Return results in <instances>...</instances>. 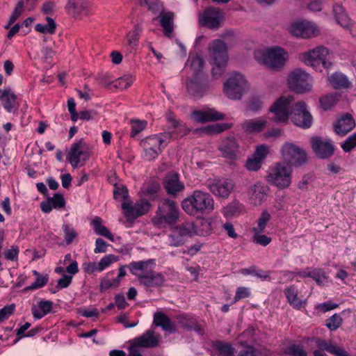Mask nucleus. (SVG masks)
<instances>
[{"label": "nucleus", "mask_w": 356, "mask_h": 356, "mask_svg": "<svg viewBox=\"0 0 356 356\" xmlns=\"http://www.w3.org/2000/svg\"><path fill=\"white\" fill-rule=\"evenodd\" d=\"M91 154L90 147L81 138L73 143L67 153V159L73 168L89 160Z\"/></svg>", "instance_id": "nucleus-10"}, {"label": "nucleus", "mask_w": 356, "mask_h": 356, "mask_svg": "<svg viewBox=\"0 0 356 356\" xmlns=\"http://www.w3.org/2000/svg\"><path fill=\"white\" fill-rule=\"evenodd\" d=\"M24 8V1L22 0H20L17 2L9 20V24L6 26V29H8L9 26L11 25L13 23H14L17 18L20 16V15L22 13Z\"/></svg>", "instance_id": "nucleus-57"}, {"label": "nucleus", "mask_w": 356, "mask_h": 356, "mask_svg": "<svg viewBox=\"0 0 356 356\" xmlns=\"http://www.w3.org/2000/svg\"><path fill=\"white\" fill-rule=\"evenodd\" d=\"M192 117L197 122H205L211 120H222L224 115L211 108L207 111H195L192 113Z\"/></svg>", "instance_id": "nucleus-30"}, {"label": "nucleus", "mask_w": 356, "mask_h": 356, "mask_svg": "<svg viewBox=\"0 0 356 356\" xmlns=\"http://www.w3.org/2000/svg\"><path fill=\"white\" fill-rule=\"evenodd\" d=\"M161 340L160 334H155L152 330H147L142 336L134 339V345L136 347L154 348Z\"/></svg>", "instance_id": "nucleus-26"}, {"label": "nucleus", "mask_w": 356, "mask_h": 356, "mask_svg": "<svg viewBox=\"0 0 356 356\" xmlns=\"http://www.w3.org/2000/svg\"><path fill=\"white\" fill-rule=\"evenodd\" d=\"M282 154L288 164L300 166L307 161L306 152L293 143H286L282 148Z\"/></svg>", "instance_id": "nucleus-16"}, {"label": "nucleus", "mask_w": 356, "mask_h": 356, "mask_svg": "<svg viewBox=\"0 0 356 356\" xmlns=\"http://www.w3.org/2000/svg\"><path fill=\"white\" fill-rule=\"evenodd\" d=\"M254 58L258 62L273 70H280L284 67L288 58V53L282 47H273L264 51H256Z\"/></svg>", "instance_id": "nucleus-6"}, {"label": "nucleus", "mask_w": 356, "mask_h": 356, "mask_svg": "<svg viewBox=\"0 0 356 356\" xmlns=\"http://www.w3.org/2000/svg\"><path fill=\"white\" fill-rule=\"evenodd\" d=\"M134 77L131 74L124 75L114 81V86L120 89H126L134 83Z\"/></svg>", "instance_id": "nucleus-51"}, {"label": "nucleus", "mask_w": 356, "mask_h": 356, "mask_svg": "<svg viewBox=\"0 0 356 356\" xmlns=\"http://www.w3.org/2000/svg\"><path fill=\"white\" fill-rule=\"evenodd\" d=\"M267 122L264 119L250 120L242 124V128L248 133L260 132L266 126Z\"/></svg>", "instance_id": "nucleus-38"}, {"label": "nucleus", "mask_w": 356, "mask_h": 356, "mask_svg": "<svg viewBox=\"0 0 356 356\" xmlns=\"http://www.w3.org/2000/svg\"><path fill=\"white\" fill-rule=\"evenodd\" d=\"M342 323V318L338 314H334L325 321L326 327L331 331L338 329Z\"/></svg>", "instance_id": "nucleus-52"}, {"label": "nucleus", "mask_w": 356, "mask_h": 356, "mask_svg": "<svg viewBox=\"0 0 356 356\" xmlns=\"http://www.w3.org/2000/svg\"><path fill=\"white\" fill-rule=\"evenodd\" d=\"M49 199L55 209L62 208L65 204V199L60 193H56L52 197Z\"/></svg>", "instance_id": "nucleus-62"}, {"label": "nucleus", "mask_w": 356, "mask_h": 356, "mask_svg": "<svg viewBox=\"0 0 356 356\" xmlns=\"http://www.w3.org/2000/svg\"><path fill=\"white\" fill-rule=\"evenodd\" d=\"M339 100L337 93L328 94L320 98V104L323 110L327 111L333 107Z\"/></svg>", "instance_id": "nucleus-45"}, {"label": "nucleus", "mask_w": 356, "mask_h": 356, "mask_svg": "<svg viewBox=\"0 0 356 356\" xmlns=\"http://www.w3.org/2000/svg\"><path fill=\"white\" fill-rule=\"evenodd\" d=\"M209 87L208 76L204 72L193 74L186 81L187 92L195 99L204 96Z\"/></svg>", "instance_id": "nucleus-9"}, {"label": "nucleus", "mask_w": 356, "mask_h": 356, "mask_svg": "<svg viewBox=\"0 0 356 356\" xmlns=\"http://www.w3.org/2000/svg\"><path fill=\"white\" fill-rule=\"evenodd\" d=\"M268 153V148L265 145H261L257 147L256 151L253 155V157L262 161Z\"/></svg>", "instance_id": "nucleus-63"}, {"label": "nucleus", "mask_w": 356, "mask_h": 356, "mask_svg": "<svg viewBox=\"0 0 356 356\" xmlns=\"http://www.w3.org/2000/svg\"><path fill=\"white\" fill-rule=\"evenodd\" d=\"M284 295L289 303L296 309H300L305 302L298 298V289L295 285H291L284 290Z\"/></svg>", "instance_id": "nucleus-34"}, {"label": "nucleus", "mask_w": 356, "mask_h": 356, "mask_svg": "<svg viewBox=\"0 0 356 356\" xmlns=\"http://www.w3.org/2000/svg\"><path fill=\"white\" fill-rule=\"evenodd\" d=\"M62 231L63 232L64 243L66 245L72 243L74 239L78 236V233L76 229L69 223H64L62 225Z\"/></svg>", "instance_id": "nucleus-39"}, {"label": "nucleus", "mask_w": 356, "mask_h": 356, "mask_svg": "<svg viewBox=\"0 0 356 356\" xmlns=\"http://www.w3.org/2000/svg\"><path fill=\"white\" fill-rule=\"evenodd\" d=\"M15 305L14 304L5 306L0 309V322L8 318V317L14 312Z\"/></svg>", "instance_id": "nucleus-61"}, {"label": "nucleus", "mask_w": 356, "mask_h": 356, "mask_svg": "<svg viewBox=\"0 0 356 356\" xmlns=\"http://www.w3.org/2000/svg\"><path fill=\"white\" fill-rule=\"evenodd\" d=\"M195 233L193 223L184 222L175 227L168 235V245L173 247H179L184 244L187 238Z\"/></svg>", "instance_id": "nucleus-15"}, {"label": "nucleus", "mask_w": 356, "mask_h": 356, "mask_svg": "<svg viewBox=\"0 0 356 356\" xmlns=\"http://www.w3.org/2000/svg\"><path fill=\"white\" fill-rule=\"evenodd\" d=\"M313 341L315 342L316 347L320 350H325L333 355H335L338 348H339V346L327 342L318 337L313 338Z\"/></svg>", "instance_id": "nucleus-42"}, {"label": "nucleus", "mask_w": 356, "mask_h": 356, "mask_svg": "<svg viewBox=\"0 0 356 356\" xmlns=\"http://www.w3.org/2000/svg\"><path fill=\"white\" fill-rule=\"evenodd\" d=\"M355 126L353 118L350 114L342 116L334 125V131L338 135L345 136Z\"/></svg>", "instance_id": "nucleus-31"}, {"label": "nucleus", "mask_w": 356, "mask_h": 356, "mask_svg": "<svg viewBox=\"0 0 356 356\" xmlns=\"http://www.w3.org/2000/svg\"><path fill=\"white\" fill-rule=\"evenodd\" d=\"M270 219V213L267 210H264L257 220V225L252 228V232H264Z\"/></svg>", "instance_id": "nucleus-43"}, {"label": "nucleus", "mask_w": 356, "mask_h": 356, "mask_svg": "<svg viewBox=\"0 0 356 356\" xmlns=\"http://www.w3.org/2000/svg\"><path fill=\"white\" fill-rule=\"evenodd\" d=\"M150 207L151 204L147 200H140L136 203L128 202L122 204L124 214L129 220H135L140 216L145 215L149 211Z\"/></svg>", "instance_id": "nucleus-17"}, {"label": "nucleus", "mask_w": 356, "mask_h": 356, "mask_svg": "<svg viewBox=\"0 0 356 356\" xmlns=\"http://www.w3.org/2000/svg\"><path fill=\"white\" fill-rule=\"evenodd\" d=\"M33 274L37 276L35 281L31 285L27 286L25 290H34L43 287L48 282L47 275H40L38 272L33 270Z\"/></svg>", "instance_id": "nucleus-50"}, {"label": "nucleus", "mask_w": 356, "mask_h": 356, "mask_svg": "<svg viewBox=\"0 0 356 356\" xmlns=\"http://www.w3.org/2000/svg\"><path fill=\"white\" fill-rule=\"evenodd\" d=\"M252 233V241L256 244H259L260 245L266 247L268 244H270V243L272 241L270 237L265 234H263V232H256Z\"/></svg>", "instance_id": "nucleus-54"}, {"label": "nucleus", "mask_w": 356, "mask_h": 356, "mask_svg": "<svg viewBox=\"0 0 356 356\" xmlns=\"http://www.w3.org/2000/svg\"><path fill=\"white\" fill-rule=\"evenodd\" d=\"M310 277L313 278L318 285H324L327 281V277L324 270L321 268L311 270Z\"/></svg>", "instance_id": "nucleus-53"}, {"label": "nucleus", "mask_w": 356, "mask_h": 356, "mask_svg": "<svg viewBox=\"0 0 356 356\" xmlns=\"http://www.w3.org/2000/svg\"><path fill=\"white\" fill-rule=\"evenodd\" d=\"M46 19L47 21V24H37L35 26V31L39 33H44V34L54 33L55 31H56V24L54 20L49 17H47L46 18Z\"/></svg>", "instance_id": "nucleus-46"}, {"label": "nucleus", "mask_w": 356, "mask_h": 356, "mask_svg": "<svg viewBox=\"0 0 356 356\" xmlns=\"http://www.w3.org/2000/svg\"><path fill=\"white\" fill-rule=\"evenodd\" d=\"M290 116L291 122L302 129L309 128L313 122V118L303 101L293 103Z\"/></svg>", "instance_id": "nucleus-14"}, {"label": "nucleus", "mask_w": 356, "mask_h": 356, "mask_svg": "<svg viewBox=\"0 0 356 356\" xmlns=\"http://www.w3.org/2000/svg\"><path fill=\"white\" fill-rule=\"evenodd\" d=\"M328 81L335 89H345L351 86L348 77L341 72L333 73L328 77Z\"/></svg>", "instance_id": "nucleus-35"}, {"label": "nucleus", "mask_w": 356, "mask_h": 356, "mask_svg": "<svg viewBox=\"0 0 356 356\" xmlns=\"http://www.w3.org/2000/svg\"><path fill=\"white\" fill-rule=\"evenodd\" d=\"M140 3L146 5L153 14L158 15L159 17L164 13L163 4L159 0H140Z\"/></svg>", "instance_id": "nucleus-44"}, {"label": "nucleus", "mask_w": 356, "mask_h": 356, "mask_svg": "<svg viewBox=\"0 0 356 356\" xmlns=\"http://www.w3.org/2000/svg\"><path fill=\"white\" fill-rule=\"evenodd\" d=\"M288 353L291 356H307L306 351L299 345H292L288 348Z\"/></svg>", "instance_id": "nucleus-64"}, {"label": "nucleus", "mask_w": 356, "mask_h": 356, "mask_svg": "<svg viewBox=\"0 0 356 356\" xmlns=\"http://www.w3.org/2000/svg\"><path fill=\"white\" fill-rule=\"evenodd\" d=\"M234 186L230 179H214L207 183V188L214 195L221 198H227Z\"/></svg>", "instance_id": "nucleus-18"}, {"label": "nucleus", "mask_w": 356, "mask_h": 356, "mask_svg": "<svg viewBox=\"0 0 356 356\" xmlns=\"http://www.w3.org/2000/svg\"><path fill=\"white\" fill-rule=\"evenodd\" d=\"M312 147L319 159H326L330 158L334 152V146L330 139H323L320 137L312 138Z\"/></svg>", "instance_id": "nucleus-19"}, {"label": "nucleus", "mask_w": 356, "mask_h": 356, "mask_svg": "<svg viewBox=\"0 0 356 356\" xmlns=\"http://www.w3.org/2000/svg\"><path fill=\"white\" fill-rule=\"evenodd\" d=\"M154 324L156 326L161 327L165 331L171 333L175 332V328L170 318L162 312L155 313L154 315Z\"/></svg>", "instance_id": "nucleus-36"}, {"label": "nucleus", "mask_w": 356, "mask_h": 356, "mask_svg": "<svg viewBox=\"0 0 356 356\" xmlns=\"http://www.w3.org/2000/svg\"><path fill=\"white\" fill-rule=\"evenodd\" d=\"M117 261H118V257L117 256L112 254H106L98 262V266L100 268V270L103 271L104 269Z\"/></svg>", "instance_id": "nucleus-55"}, {"label": "nucleus", "mask_w": 356, "mask_h": 356, "mask_svg": "<svg viewBox=\"0 0 356 356\" xmlns=\"http://www.w3.org/2000/svg\"><path fill=\"white\" fill-rule=\"evenodd\" d=\"M0 102L7 112L13 113L17 112L19 106L17 97L10 88L3 90L0 95Z\"/></svg>", "instance_id": "nucleus-25"}, {"label": "nucleus", "mask_w": 356, "mask_h": 356, "mask_svg": "<svg viewBox=\"0 0 356 356\" xmlns=\"http://www.w3.org/2000/svg\"><path fill=\"white\" fill-rule=\"evenodd\" d=\"M223 17L218 8H209L200 17V23L209 29H218Z\"/></svg>", "instance_id": "nucleus-22"}, {"label": "nucleus", "mask_w": 356, "mask_h": 356, "mask_svg": "<svg viewBox=\"0 0 356 356\" xmlns=\"http://www.w3.org/2000/svg\"><path fill=\"white\" fill-rule=\"evenodd\" d=\"M160 24L163 29L165 35L170 38L174 30V13L172 12L164 13L160 15Z\"/></svg>", "instance_id": "nucleus-37"}, {"label": "nucleus", "mask_w": 356, "mask_h": 356, "mask_svg": "<svg viewBox=\"0 0 356 356\" xmlns=\"http://www.w3.org/2000/svg\"><path fill=\"white\" fill-rule=\"evenodd\" d=\"M247 87L244 76L237 72L230 75L224 83V92L230 99H241Z\"/></svg>", "instance_id": "nucleus-12"}, {"label": "nucleus", "mask_w": 356, "mask_h": 356, "mask_svg": "<svg viewBox=\"0 0 356 356\" xmlns=\"http://www.w3.org/2000/svg\"><path fill=\"white\" fill-rule=\"evenodd\" d=\"M289 88L297 93H304L312 88V76L301 69H296L289 76Z\"/></svg>", "instance_id": "nucleus-13"}, {"label": "nucleus", "mask_w": 356, "mask_h": 356, "mask_svg": "<svg viewBox=\"0 0 356 356\" xmlns=\"http://www.w3.org/2000/svg\"><path fill=\"white\" fill-rule=\"evenodd\" d=\"M241 149L236 139L233 136L222 139L218 145V150L223 157L231 160H235L239 157Z\"/></svg>", "instance_id": "nucleus-20"}, {"label": "nucleus", "mask_w": 356, "mask_h": 356, "mask_svg": "<svg viewBox=\"0 0 356 356\" xmlns=\"http://www.w3.org/2000/svg\"><path fill=\"white\" fill-rule=\"evenodd\" d=\"M140 27L136 25L134 28L127 33L123 42V47L129 53H134L137 50L139 44Z\"/></svg>", "instance_id": "nucleus-29"}, {"label": "nucleus", "mask_w": 356, "mask_h": 356, "mask_svg": "<svg viewBox=\"0 0 356 356\" xmlns=\"http://www.w3.org/2000/svg\"><path fill=\"white\" fill-rule=\"evenodd\" d=\"M209 53L212 60V76L218 79L224 74L227 65V44L221 40H215L209 47Z\"/></svg>", "instance_id": "nucleus-4"}, {"label": "nucleus", "mask_w": 356, "mask_h": 356, "mask_svg": "<svg viewBox=\"0 0 356 356\" xmlns=\"http://www.w3.org/2000/svg\"><path fill=\"white\" fill-rule=\"evenodd\" d=\"M52 308L53 302L51 300H41L38 302V305L32 306V315L35 319L40 320L50 313Z\"/></svg>", "instance_id": "nucleus-33"}, {"label": "nucleus", "mask_w": 356, "mask_h": 356, "mask_svg": "<svg viewBox=\"0 0 356 356\" xmlns=\"http://www.w3.org/2000/svg\"><path fill=\"white\" fill-rule=\"evenodd\" d=\"M174 137V131L149 136L143 139L140 144L144 151V158L148 161L156 159L165 148L168 140Z\"/></svg>", "instance_id": "nucleus-5"}, {"label": "nucleus", "mask_w": 356, "mask_h": 356, "mask_svg": "<svg viewBox=\"0 0 356 356\" xmlns=\"http://www.w3.org/2000/svg\"><path fill=\"white\" fill-rule=\"evenodd\" d=\"M315 30L314 24L307 21L295 22L290 26V33L293 35L302 38L314 36Z\"/></svg>", "instance_id": "nucleus-24"}, {"label": "nucleus", "mask_w": 356, "mask_h": 356, "mask_svg": "<svg viewBox=\"0 0 356 356\" xmlns=\"http://www.w3.org/2000/svg\"><path fill=\"white\" fill-rule=\"evenodd\" d=\"M215 347L221 356H233L234 353V347L228 343L217 341L215 344Z\"/></svg>", "instance_id": "nucleus-49"}, {"label": "nucleus", "mask_w": 356, "mask_h": 356, "mask_svg": "<svg viewBox=\"0 0 356 356\" xmlns=\"http://www.w3.org/2000/svg\"><path fill=\"white\" fill-rule=\"evenodd\" d=\"M154 259L147 261H132L129 264L131 274L136 276L140 284L146 288L161 287L165 281L161 273L149 270V266L155 264Z\"/></svg>", "instance_id": "nucleus-2"}, {"label": "nucleus", "mask_w": 356, "mask_h": 356, "mask_svg": "<svg viewBox=\"0 0 356 356\" xmlns=\"http://www.w3.org/2000/svg\"><path fill=\"white\" fill-rule=\"evenodd\" d=\"M333 13L337 23L341 26L351 31L355 24L348 17L344 8L341 5L336 4L333 7Z\"/></svg>", "instance_id": "nucleus-32"}, {"label": "nucleus", "mask_w": 356, "mask_h": 356, "mask_svg": "<svg viewBox=\"0 0 356 356\" xmlns=\"http://www.w3.org/2000/svg\"><path fill=\"white\" fill-rule=\"evenodd\" d=\"M89 3L86 0H68L67 13L74 17L87 15Z\"/></svg>", "instance_id": "nucleus-28"}, {"label": "nucleus", "mask_w": 356, "mask_h": 356, "mask_svg": "<svg viewBox=\"0 0 356 356\" xmlns=\"http://www.w3.org/2000/svg\"><path fill=\"white\" fill-rule=\"evenodd\" d=\"M329 50L326 47L319 46L300 55V60L305 65L313 67L316 71H321V67L329 69L332 63L327 59Z\"/></svg>", "instance_id": "nucleus-7"}, {"label": "nucleus", "mask_w": 356, "mask_h": 356, "mask_svg": "<svg viewBox=\"0 0 356 356\" xmlns=\"http://www.w3.org/2000/svg\"><path fill=\"white\" fill-rule=\"evenodd\" d=\"M179 217V209L177 203L167 198L159 203L152 220L154 226L163 229L174 225Z\"/></svg>", "instance_id": "nucleus-3"}, {"label": "nucleus", "mask_w": 356, "mask_h": 356, "mask_svg": "<svg viewBox=\"0 0 356 356\" xmlns=\"http://www.w3.org/2000/svg\"><path fill=\"white\" fill-rule=\"evenodd\" d=\"M291 169L284 163H277L268 170L267 181L280 189L287 188L291 184Z\"/></svg>", "instance_id": "nucleus-8"}, {"label": "nucleus", "mask_w": 356, "mask_h": 356, "mask_svg": "<svg viewBox=\"0 0 356 356\" xmlns=\"http://www.w3.org/2000/svg\"><path fill=\"white\" fill-rule=\"evenodd\" d=\"M342 149L345 152H349L356 147V133L353 134L341 143Z\"/></svg>", "instance_id": "nucleus-58"}, {"label": "nucleus", "mask_w": 356, "mask_h": 356, "mask_svg": "<svg viewBox=\"0 0 356 356\" xmlns=\"http://www.w3.org/2000/svg\"><path fill=\"white\" fill-rule=\"evenodd\" d=\"M163 188L168 195L175 197L185 190V185L180 181L179 173L169 172L163 179Z\"/></svg>", "instance_id": "nucleus-21"}, {"label": "nucleus", "mask_w": 356, "mask_h": 356, "mask_svg": "<svg viewBox=\"0 0 356 356\" xmlns=\"http://www.w3.org/2000/svg\"><path fill=\"white\" fill-rule=\"evenodd\" d=\"M181 208L189 216L200 217L214 210V200L207 192L195 190L181 202Z\"/></svg>", "instance_id": "nucleus-1"}, {"label": "nucleus", "mask_w": 356, "mask_h": 356, "mask_svg": "<svg viewBox=\"0 0 356 356\" xmlns=\"http://www.w3.org/2000/svg\"><path fill=\"white\" fill-rule=\"evenodd\" d=\"M114 273V271H110L106 274V277L102 280L99 286L102 291H106L111 287H115L112 280Z\"/></svg>", "instance_id": "nucleus-59"}, {"label": "nucleus", "mask_w": 356, "mask_h": 356, "mask_svg": "<svg viewBox=\"0 0 356 356\" xmlns=\"http://www.w3.org/2000/svg\"><path fill=\"white\" fill-rule=\"evenodd\" d=\"M268 186L259 182L250 186L248 190L250 202L254 206H259L266 200L269 193Z\"/></svg>", "instance_id": "nucleus-23"}, {"label": "nucleus", "mask_w": 356, "mask_h": 356, "mask_svg": "<svg viewBox=\"0 0 356 356\" xmlns=\"http://www.w3.org/2000/svg\"><path fill=\"white\" fill-rule=\"evenodd\" d=\"M147 126V122L144 120H134L131 122V136L135 137L140 134Z\"/></svg>", "instance_id": "nucleus-56"}, {"label": "nucleus", "mask_w": 356, "mask_h": 356, "mask_svg": "<svg viewBox=\"0 0 356 356\" xmlns=\"http://www.w3.org/2000/svg\"><path fill=\"white\" fill-rule=\"evenodd\" d=\"M92 225L96 234L107 238L111 241H114L113 235L110 232L106 227L102 225V220L100 218L96 217L92 220Z\"/></svg>", "instance_id": "nucleus-40"}, {"label": "nucleus", "mask_w": 356, "mask_h": 356, "mask_svg": "<svg viewBox=\"0 0 356 356\" xmlns=\"http://www.w3.org/2000/svg\"><path fill=\"white\" fill-rule=\"evenodd\" d=\"M293 101L291 95L282 96L277 99L269 110L273 114V120L277 123H286L291 115Z\"/></svg>", "instance_id": "nucleus-11"}, {"label": "nucleus", "mask_w": 356, "mask_h": 356, "mask_svg": "<svg viewBox=\"0 0 356 356\" xmlns=\"http://www.w3.org/2000/svg\"><path fill=\"white\" fill-rule=\"evenodd\" d=\"M168 120L169 122V129L177 130L180 136L186 135L188 132L183 122L177 120L171 113H169Z\"/></svg>", "instance_id": "nucleus-47"}, {"label": "nucleus", "mask_w": 356, "mask_h": 356, "mask_svg": "<svg viewBox=\"0 0 356 356\" xmlns=\"http://www.w3.org/2000/svg\"><path fill=\"white\" fill-rule=\"evenodd\" d=\"M188 62L190 63V67L193 70V74L197 72H203L202 67L204 64V60L200 55H190Z\"/></svg>", "instance_id": "nucleus-48"}, {"label": "nucleus", "mask_w": 356, "mask_h": 356, "mask_svg": "<svg viewBox=\"0 0 356 356\" xmlns=\"http://www.w3.org/2000/svg\"><path fill=\"white\" fill-rule=\"evenodd\" d=\"M176 319L181 327L190 331L194 330L200 335L204 334L203 328L198 325L196 318L193 316L186 314H181L176 316Z\"/></svg>", "instance_id": "nucleus-27"}, {"label": "nucleus", "mask_w": 356, "mask_h": 356, "mask_svg": "<svg viewBox=\"0 0 356 356\" xmlns=\"http://www.w3.org/2000/svg\"><path fill=\"white\" fill-rule=\"evenodd\" d=\"M313 341L315 342L316 347L320 350H325L333 355H335L338 348H339V346L327 342L318 337L313 338Z\"/></svg>", "instance_id": "nucleus-41"}, {"label": "nucleus", "mask_w": 356, "mask_h": 356, "mask_svg": "<svg viewBox=\"0 0 356 356\" xmlns=\"http://www.w3.org/2000/svg\"><path fill=\"white\" fill-rule=\"evenodd\" d=\"M251 292L249 288L245 286L238 287L236 290V294L233 302L236 303L241 299L250 297Z\"/></svg>", "instance_id": "nucleus-60"}]
</instances>
